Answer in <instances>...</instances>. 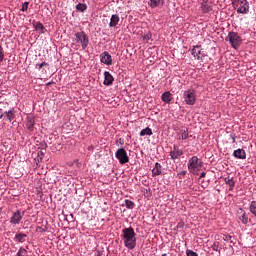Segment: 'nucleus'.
<instances>
[{"instance_id":"7","label":"nucleus","mask_w":256,"mask_h":256,"mask_svg":"<svg viewBox=\"0 0 256 256\" xmlns=\"http://www.w3.org/2000/svg\"><path fill=\"white\" fill-rule=\"evenodd\" d=\"M228 39L230 41V45L231 47H233V49H237V47H239V45H241V36H239V34L237 32H229L228 34Z\"/></svg>"},{"instance_id":"23","label":"nucleus","mask_w":256,"mask_h":256,"mask_svg":"<svg viewBox=\"0 0 256 256\" xmlns=\"http://www.w3.org/2000/svg\"><path fill=\"white\" fill-rule=\"evenodd\" d=\"M145 135H147L148 137H151V135H153V130H151V128L149 127L142 129L140 131V137H145Z\"/></svg>"},{"instance_id":"8","label":"nucleus","mask_w":256,"mask_h":256,"mask_svg":"<svg viewBox=\"0 0 256 256\" xmlns=\"http://www.w3.org/2000/svg\"><path fill=\"white\" fill-rule=\"evenodd\" d=\"M22 220H23V213H21V210H17L12 214V217L10 218V223L11 225H19Z\"/></svg>"},{"instance_id":"15","label":"nucleus","mask_w":256,"mask_h":256,"mask_svg":"<svg viewBox=\"0 0 256 256\" xmlns=\"http://www.w3.org/2000/svg\"><path fill=\"white\" fill-rule=\"evenodd\" d=\"M161 99L164 103L169 105L173 101V94L170 91H166L161 95Z\"/></svg>"},{"instance_id":"14","label":"nucleus","mask_w":256,"mask_h":256,"mask_svg":"<svg viewBox=\"0 0 256 256\" xmlns=\"http://www.w3.org/2000/svg\"><path fill=\"white\" fill-rule=\"evenodd\" d=\"M232 155L235 159H247V153L241 148L234 150Z\"/></svg>"},{"instance_id":"42","label":"nucleus","mask_w":256,"mask_h":256,"mask_svg":"<svg viewBox=\"0 0 256 256\" xmlns=\"http://www.w3.org/2000/svg\"><path fill=\"white\" fill-rule=\"evenodd\" d=\"M213 249H214V251H217V248L214 247Z\"/></svg>"},{"instance_id":"32","label":"nucleus","mask_w":256,"mask_h":256,"mask_svg":"<svg viewBox=\"0 0 256 256\" xmlns=\"http://www.w3.org/2000/svg\"><path fill=\"white\" fill-rule=\"evenodd\" d=\"M3 59H5V54L3 53V47L0 45V63H3Z\"/></svg>"},{"instance_id":"4","label":"nucleus","mask_w":256,"mask_h":256,"mask_svg":"<svg viewBox=\"0 0 256 256\" xmlns=\"http://www.w3.org/2000/svg\"><path fill=\"white\" fill-rule=\"evenodd\" d=\"M74 41L77 45H81L82 49L89 47V36L83 31L74 34Z\"/></svg>"},{"instance_id":"31","label":"nucleus","mask_w":256,"mask_h":256,"mask_svg":"<svg viewBox=\"0 0 256 256\" xmlns=\"http://www.w3.org/2000/svg\"><path fill=\"white\" fill-rule=\"evenodd\" d=\"M186 255L187 256H199V254H197V252L193 251V250H186Z\"/></svg>"},{"instance_id":"10","label":"nucleus","mask_w":256,"mask_h":256,"mask_svg":"<svg viewBox=\"0 0 256 256\" xmlns=\"http://www.w3.org/2000/svg\"><path fill=\"white\" fill-rule=\"evenodd\" d=\"M183 155V149H179V146L174 145L173 150L170 151V158L175 161V159H181V156Z\"/></svg>"},{"instance_id":"29","label":"nucleus","mask_w":256,"mask_h":256,"mask_svg":"<svg viewBox=\"0 0 256 256\" xmlns=\"http://www.w3.org/2000/svg\"><path fill=\"white\" fill-rule=\"evenodd\" d=\"M151 38H152V35H151V32H147L143 35V40L146 42V43H149V41H151Z\"/></svg>"},{"instance_id":"9","label":"nucleus","mask_w":256,"mask_h":256,"mask_svg":"<svg viewBox=\"0 0 256 256\" xmlns=\"http://www.w3.org/2000/svg\"><path fill=\"white\" fill-rule=\"evenodd\" d=\"M100 61L104 65H113V58L111 57V54L109 52L104 51L102 54H100Z\"/></svg>"},{"instance_id":"35","label":"nucleus","mask_w":256,"mask_h":256,"mask_svg":"<svg viewBox=\"0 0 256 256\" xmlns=\"http://www.w3.org/2000/svg\"><path fill=\"white\" fill-rule=\"evenodd\" d=\"M183 227H184L183 222H179V223L177 224V229H183Z\"/></svg>"},{"instance_id":"11","label":"nucleus","mask_w":256,"mask_h":256,"mask_svg":"<svg viewBox=\"0 0 256 256\" xmlns=\"http://www.w3.org/2000/svg\"><path fill=\"white\" fill-rule=\"evenodd\" d=\"M201 11L202 13H210V11H213V6L211 5V1L209 0H203L201 2Z\"/></svg>"},{"instance_id":"17","label":"nucleus","mask_w":256,"mask_h":256,"mask_svg":"<svg viewBox=\"0 0 256 256\" xmlns=\"http://www.w3.org/2000/svg\"><path fill=\"white\" fill-rule=\"evenodd\" d=\"M15 243H25L27 241V234L24 233H17L14 236Z\"/></svg>"},{"instance_id":"13","label":"nucleus","mask_w":256,"mask_h":256,"mask_svg":"<svg viewBox=\"0 0 256 256\" xmlns=\"http://www.w3.org/2000/svg\"><path fill=\"white\" fill-rule=\"evenodd\" d=\"M113 81H115V78H113V75H111L108 71H105L103 84L106 85V87H109L111 86Z\"/></svg>"},{"instance_id":"21","label":"nucleus","mask_w":256,"mask_h":256,"mask_svg":"<svg viewBox=\"0 0 256 256\" xmlns=\"http://www.w3.org/2000/svg\"><path fill=\"white\" fill-rule=\"evenodd\" d=\"M4 115L7 117V120L9 121V123H11V121L15 119V109L12 108L9 111H5Z\"/></svg>"},{"instance_id":"19","label":"nucleus","mask_w":256,"mask_h":256,"mask_svg":"<svg viewBox=\"0 0 256 256\" xmlns=\"http://www.w3.org/2000/svg\"><path fill=\"white\" fill-rule=\"evenodd\" d=\"M26 127L30 131H33V129H35V118H33V116L27 117Z\"/></svg>"},{"instance_id":"18","label":"nucleus","mask_w":256,"mask_h":256,"mask_svg":"<svg viewBox=\"0 0 256 256\" xmlns=\"http://www.w3.org/2000/svg\"><path fill=\"white\" fill-rule=\"evenodd\" d=\"M119 21H121V18L117 14H113L110 18L109 27H117Z\"/></svg>"},{"instance_id":"39","label":"nucleus","mask_w":256,"mask_h":256,"mask_svg":"<svg viewBox=\"0 0 256 256\" xmlns=\"http://www.w3.org/2000/svg\"><path fill=\"white\" fill-rule=\"evenodd\" d=\"M182 175H187V171H182Z\"/></svg>"},{"instance_id":"12","label":"nucleus","mask_w":256,"mask_h":256,"mask_svg":"<svg viewBox=\"0 0 256 256\" xmlns=\"http://www.w3.org/2000/svg\"><path fill=\"white\" fill-rule=\"evenodd\" d=\"M191 55H193V57L198 61L203 60V57H205V55L201 54V46H194L191 50Z\"/></svg>"},{"instance_id":"43","label":"nucleus","mask_w":256,"mask_h":256,"mask_svg":"<svg viewBox=\"0 0 256 256\" xmlns=\"http://www.w3.org/2000/svg\"><path fill=\"white\" fill-rule=\"evenodd\" d=\"M161 256H167V254H162Z\"/></svg>"},{"instance_id":"1","label":"nucleus","mask_w":256,"mask_h":256,"mask_svg":"<svg viewBox=\"0 0 256 256\" xmlns=\"http://www.w3.org/2000/svg\"><path fill=\"white\" fill-rule=\"evenodd\" d=\"M122 239L127 249L133 250L137 247V234L133 227L124 228L122 230Z\"/></svg>"},{"instance_id":"22","label":"nucleus","mask_w":256,"mask_h":256,"mask_svg":"<svg viewBox=\"0 0 256 256\" xmlns=\"http://www.w3.org/2000/svg\"><path fill=\"white\" fill-rule=\"evenodd\" d=\"M189 137V129L187 128H183L180 130V136H179V140L182 139V141L187 140V138Z\"/></svg>"},{"instance_id":"28","label":"nucleus","mask_w":256,"mask_h":256,"mask_svg":"<svg viewBox=\"0 0 256 256\" xmlns=\"http://www.w3.org/2000/svg\"><path fill=\"white\" fill-rule=\"evenodd\" d=\"M124 203H125V207L127 209H133L135 207V202L134 201L125 200Z\"/></svg>"},{"instance_id":"34","label":"nucleus","mask_w":256,"mask_h":256,"mask_svg":"<svg viewBox=\"0 0 256 256\" xmlns=\"http://www.w3.org/2000/svg\"><path fill=\"white\" fill-rule=\"evenodd\" d=\"M231 239H232L231 235L226 234L223 236V241H231Z\"/></svg>"},{"instance_id":"6","label":"nucleus","mask_w":256,"mask_h":256,"mask_svg":"<svg viewBox=\"0 0 256 256\" xmlns=\"http://www.w3.org/2000/svg\"><path fill=\"white\" fill-rule=\"evenodd\" d=\"M116 159H118L120 165H125V163H129V156L127 155V151L125 148H120L115 153Z\"/></svg>"},{"instance_id":"2","label":"nucleus","mask_w":256,"mask_h":256,"mask_svg":"<svg viewBox=\"0 0 256 256\" xmlns=\"http://www.w3.org/2000/svg\"><path fill=\"white\" fill-rule=\"evenodd\" d=\"M187 167L190 173H193V175H197V173L201 171V167H203V161L197 156H192L188 160Z\"/></svg>"},{"instance_id":"41","label":"nucleus","mask_w":256,"mask_h":256,"mask_svg":"<svg viewBox=\"0 0 256 256\" xmlns=\"http://www.w3.org/2000/svg\"><path fill=\"white\" fill-rule=\"evenodd\" d=\"M213 249H214V251H217V248L214 247Z\"/></svg>"},{"instance_id":"30","label":"nucleus","mask_w":256,"mask_h":256,"mask_svg":"<svg viewBox=\"0 0 256 256\" xmlns=\"http://www.w3.org/2000/svg\"><path fill=\"white\" fill-rule=\"evenodd\" d=\"M43 67H49V64L47 62H42L40 64H36V69H38V71H41V69H43Z\"/></svg>"},{"instance_id":"37","label":"nucleus","mask_w":256,"mask_h":256,"mask_svg":"<svg viewBox=\"0 0 256 256\" xmlns=\"http://www.w3.org/2000/svg\"><path fill=\"white\" fill-rule=\"evenodd\" d=\"M38 155H45V152L44 151H40V152H38Z\"/></svg>"},{"instance_id":"25","label":"nucleus","mask_w":256,"mask_h":256,"mask_svg":"<svg viewBox=\"0 0 256 256\" xmlns=\"http://www.w3.org/2000/svg\"><path fill=\"white\" fill-rule=\"evenodd\" d=\"M34 27H35V29H36L39 33H41V34L45 33V26L43 25V23L37 22V23L34 25Z\"/></svg>"},{"instance_id":"5","label":"nucleus","mask_w":256,"mask_h":256,"mask_svg":"<svg viewBox=\"0 0 256 256\" xmlns=\"http://www.w3.org/2000/svg\"><path fill=\"white\" fill-rule=\"evenodd\" d=\"M184 103L186 105H193L197 101V94L194 89L185 90L183 93Z\"/></svg>"},{"instance_id":"40","label":"nucleus","mask_w":256,"mask_h":256,"mask_svg":"<svg viewBox=\"0 0 256 256\" xmlns=\"http://www.w3.org/2000/svg\"><path fill=\"white\" fill-rule=\"evenodd\" d=\"M5 114L3 113V114H0V119H3V116H4Z\"/></svg>"},{"instance_id":"38","label":"nucleus","mask_w":256,"mask_h":256,"mask_svg":"<svg viewBox=\"0 0 256 256\" xmlns=\"http://www.w3.org/2000/svg\"><path fill=\"white\" fill-rule=\"evenodd\" d=\"M232 137V143H235V136L231 135Z\"/></svg>"},{"instance_id":"20","label":"nucleus","mask_w":256,"mask_h":256,"mask_svg":"<svg viewBox=\"0 0 256 256\" xmlns=\"http://www.w3.org/2000/svg\"><path fill=\"white\" fill-rule=\"evenodd\" d=\"M224 181L226 185L229 186V191H233V189H235V180L233 178L226 177L224 178Z\"/></svg>"},{"instance_id":"24","label":"nucleus","mask_w":256,"mask_h":256,"mask_svg":"<svg viewBox=\"0 0 256 256\" xmlns=\"http://www.w3.org/2000/svg\"><path fill=\"white\" fill-rule=\"evenodd\" d=\"M239 219L243 225H247L249 223V216H247V213L242 210V214L239 216Z\"/></svg>"},{"instance_id":"27","label":"nucleus","mask_w":256,"mask_h":256,"mask_svg":"<svg viewBox=\"0 0 256 256\" xmlns=\"http://www.w3.org/2000/svg\"><path fill=\"white\" fill-rule=\"evenodd\" d=\"M148 5H150L152 9H157V7L161 5V0H150Z\"/></svg>"},{"instance_id":"26","label":"nucleus","mask_w":256,"mask_h":256,"mask_svg":"<svg viewBox=\"0 0 256 256\" xmlns=\"http://www.w3.org/2000/svg\"><path fill=\"white\" fill-rule=\"evenodd\" d=\"M76 9H77V11H80V13H85V11H87V4H85V3H78L76 5Z\"/></svg>"},{"instance_id":"16","label":"nucleus","mask_w":256,"mask_h":256,"mask_svg":"<svg viewBox=\"0 0 256 256\" xmlns=\"http://www.w3.org/2000/svg\"><path fill=\"white\" fill-rule=\"evenodd\" d=\"M163 166L159 162L155 163V167L152 169V176L158 177V175H161Z\"/></svg>"},{"instance_id":"3","label":"nucleus","mask_w":256,"mask_h":256,"mask_svg":"<svg viewBox=\"0 0 256 256\" xmlns=\"http://www.w3.org/2000/svg\"><path fill=\"white\" fill-rule=\"evenodd\" d=\"M234 9L241 15L249 13V2L247 0H232Z\"/></svg>"},{"instance_id":"33","label":"nucleus","mask_w":256,"mask_h":256,"mask_svg":"<svg viewBox=\"0 0 256 256\" xmlns=\"http://www.w3.org/2000/svg\"><path fill=\"white\" fill-rule=\"evenodd\" d=\"M27 9H29V2H24L22 4L21 11L25 12V11H27Z\"/></svg>"},{"instance_id":"36","label":"nucleus","mask_w":256,"mask_h":256,"mask_svg":"<svg viewBox=\"0 0 256 256\" xmlns=\"http://www.w3.org/2000/svg\"><path fill=\"white\" fill-rule=\"evenodd\" d=\"M206 175H207V173H205V172H202V173L200 174V177H199V179H203V177H206Z\"/></svg>"}]
</instances>
